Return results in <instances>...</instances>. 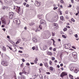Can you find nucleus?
<instances>
[{
  "label": "nucleus",
  "mask_w": 79,
  "mask_h": 79,
  "mask_svg": "<svg viewBox=\"0 0 79 79\" xmlns=\"http://www.w3.org/2000/svg\"><path fill=\"white\" fill-rule=\"evenodd\" d=\"M68 76V73L65 72H64L61 73L60 75V77H64V76Z\"/></svg>",
  "instance_id": "f257e3e1"
},
{
  "label": "nucleus",
  "mask_w": 79,
  "mask_h": 79,
  "mask_svg": "<svg viewBox=\"0 0 79 79\" xmlns=\"http://www.w3.org/2000/svg\"><path fill=\"white\" fill-rule=\"evenodd\" d=\"M35 5L36 6H40V2H38L37 1H35Z\"/></svg>",
  "instance_id": "f03ea898"
},
{
  "label": "nucleus",
  "mask_w": 79,
  "mask_h": 79,
  "mask_svg": "<svg viewBox=\"0 0 79 79\" xmlns=\"http://www.w3.org/2000/svg\"><path fill=\"white\" fill-rule=\"evenodd\" d=\"M13 15H14V13L12 12H10L9 16V18L10 19H13L14 16Z\"/></svg>",
  "instance_id": "7ed1b4c3"
},
{
  "label": "nucleus",
  "mask_w": 79,
  "mask_h": 79,
  "mask_svg": "<svg viewBox=\"0 0 79 79\" xmlns=\"http://www.w3.org/2000/svg\"><path fill=\"white\" fill-rule=\"evenodd\" d=\"M2 64L3 65V66H8V63L6 62L5 61H2Z\"/></svg>",
  "instance_id": "20e7f679"
},
{
  "label": "nucleus",
  "mask_w": 79,
  "mask_h": 79,
  "mask_svg": "<svg viewBox=\"0 0 79 79\" xmlns=\"http://www.w3.org/2000/svg\"><path fill=\"white\" fill-rule=\"evenodd\" d=\"M53 25L55 28H56V29H58V24L54 23Z\"/></svg>",
  "instance_id": "39448f33"
},
{
  "label": "nucleus",
  "mask_w": 79,
  "mask_h": 79,
  "mask_svg": "<svg viewBox=\"0 0 79 79\" xmlns=\"http://www.w3.org/2000/svg\"><path fill=\"white\" fill-rule=\"evenodd\" d=\"M16 11L17 12V13H19V10H20V7L16 6Z\"/></svg>",
  "instance_id": "423d86ee"
},
{
  "label": "nucleus",
  "mask_w": 79,
  "mask_h": 79,
  "mask_svg": "<svg viewBox=\"0 0 79 79\" xmlns=\"http://www.w3.org/2000/svg\"><path fill=\"white\" fill-rule=\"evenodd\" d=\"M72 55L73 57L77 56V53L76 52H74L72 53Z\"/></svg>",
  "instance_id": "0eeeda50"
},
{
  "label": "nucleus",
  "mask_w": 79,
  "mask_h": 79,
  "mask_svg": "<svg viewBox=\"0 0 79 79\" xmlns=\"http://www.w3.org/2000/svg\"><path fill=\"white\" fill-rule=\"evenodd\" d=\"M29 26H32L33 25H34L35 24V23L33 22H31L29 24Z\"/></svg>",
  "instance_id": "6e6552de"
},
{
  "label": "nucleus",
  "mask_w": 79,
  "mask_h": 79,
  "mask_svg": "<svg viewBox=\"0 0 79 79\" xmlns=\"http://www.w3.org/2000/svg\"><path fill=\"white\" fill-rule=\"evenodd\" d=\"M45 21L44 20H41L40 21V24H45Z\"/></svg>",
  "instance_id": "1a4fd4ad"
},
{
  "label": "nucleus",
  "mask_w": 79,
  "mask_h": 79,
  "mask_svg": "<svg viewBox=\"0 0 79 79\" xmlns=\"http://www.w3.org/2000/svg\"><path fill=\"white\" fill-rule=\"evenodd\" d=\"M44 64L46 68H48V64L47 63V62L44 63Z\"/></svg>",
  "instance_id": "9d476101"
},
{
  "label": "nucleus",
  "mask_w": 79,
  "mask_h": 79,
  "mask_svg": "<svg viewBox=\"0 0 79 79\" xmlns=\"http://www.w3.org/2000/svg\"><path fill=\"white\" fill-rule=\"evenodd\" d=\"M60 18L61 21H64V17H63V16H62L60 17Z\"/></svg>",
  "instance_id": "9b49d317"
},
{
  "label": "nucleus",
  "mask_w": 79,
  "mask_h": 79,
  "mask_svg": "<svg viewBox=\"0 0 79 79\" xmlns=\"http://www.w3.org/2000/svg\"><path fill=\"white\" fill-rule=\"evenodd\" d=\"M47 54L48 55L52 56V52H47Z\"/></svg>",
  "instance_id": "f8f14e48"
},
{
  "label": "nucleus",
  "mask_w": 79,
  "mask_h": 79,
  "mask_svg": "<svg viewBox=\"0 0 79 79\" xmlns=\"http://www.w3.org/2000/svg\"><path fill=\"white\" fill-rule=\"evenodd\" d=\"M20 23V21L18 19V20H16V23L17 24H19V23Z\"/></svg>",
  "instance_id": "ddd939ff"
},
{
  "label": "nucleus",
  "mask_w": 79,
  "mask_h": 79,
  "mask_svg": "<svg viewBox=\"0 0 79 79\" xmlns=\"http://www.w3.org/2000/svg\"><path fill=\"white\" fill-rule=\"evenodd\" d=\"M51 40H52L53 42V45H54V46L55 47L56 46V45H55V40H53V39H51Z\"/></svg>",
  "instance_id": "4468645a"
},
{
  "label": "nucleus",
  "mask_w": 79,
  "mask_h": 79,
  "mask_svg": "<svg viewBox=\"0 0 79 79\" xmlns=\"http://www.w3.org/2000/svg\"><path fill=\"white\" fill-rule=\"evenodd\" d=\"M69 77H70L71 79H74V78H73V76L71 75H69Z\"/></svg>",
  "instance_id": "2eb2a0df"
},
{
  "label": "nucleus",
  "mask_w": 79,
  "mask_h": 79,
  "mask_svg": "<svg viewBox=\"0 0 79 79\" xmlns=\"http://www.w3.org/2000/svg\"><path fill=\"white\" fill-rule=\"evenodd\" d=\"M44 50H47V46L46 45H44L43 47Z\"/></svg>",
  "instance_id": "dca6fc26"
},
{
  "label": "nucleus",
  "mask_w": 79,
  "mask_h": 79,
  "mask_svg": "<svg viewBox=\"0 0 79 79\" xmlns=\"http://www.w3.org/2000/svg\"><path fill=\"white\" fill-rule=\"evenodd\" d=\"M49 69L50 71H53V68L52 67H50L49 68Z\"/></svg>",
  "instance_id": "f3484780"
},
{
  "label": "nucleus",
  "mask_w": 79,
  "mask_h": 79,
  "mask_svg": "<svg viewBox=\"0 0 79 79\" xmlns=\"http://www.w3.org/2000/svg\"><path fill=\"white\" fill-rule=\"evenodd\" d=\"M67 47H68V48H71V44H67Z\"/></svg>",
  "instance_id": "a211bd4d"
},
{
  "label": "nucleus",
  "mask_w": 79,
  "mask_h": 79,
  "mask_svg": "<svg viewBox=\"0 0 79 79\" xmlns=\"http://www.w3.org/2000/svg\"><path fill=\"white\" fill-rule=\"evenodd\" d=\"M64 47L65 48L68 49V44H66L64 45Z\"/></svg>",
  "instance_id": "6ab92c4d"
},
{
  "label": "nucleus",
  "mask_w": 79,
  "mask_h": 79,
  "mask_svg": "<svg viewBox=\"0 0 79 79\" xmlns=\"http://www.w3.org/2000/svg\"><path fill=\"white\" fill-rule=\"evenodd\" d=\"M63 30L64 32H65V31H67L68 30V29L66 27H64Z\"/></svg>",
  "instance_id": "aec40b11"
},
{
  "label": "nucleus",
  "mask_w": 79,
  "mask_h": 79,
  "mask_svg": "<svg viewBox=\"0 0 79 79\" xmlns=\"http://www.w3.org/2000/svg\"><path fill=\"white\" fill-rule=\"evenodd\" d=\"M71 71H74V67H72L70 68Z\"/></svg>",
  "instance_id": "412c9836"
},
{
  "label": "nucleus",
  "mask_w": 79,
  "mask_h": 79,
  "mask_svg": "<svg viewBox=\"0 0 79 79\" xmlns=\"http://www.w3.org/2000/svg\"><path fill=\"white\" fill-rule=\"evenodd\" d=\"M2 50L4 51H5V50H6V48H5V47L4 46H3L2 47Z\"/></svg>",
  "instance_id": "4be33fe9"
},
{
  "label": "nucleus",
  "mask_w": 79,
  "mask_h": 79,
  "mask_svg": "<svg viewBox=\"0 0 79 79\" xmlns=\"http://www.w3.org/2000/svg\"><path fill=\"white\" fill-rule=\"evenodd\" d=\"M71 21H72L73 23H74V22H75V20H74V19L73 18H72L71 19Z\"/></svg>",
  "instance_id": "5701e85b"
},
{
  "label": "nucleus",
  "mask_w": 79,
  "mask_h": 79,
  "mask_svg": "<svg viewBox=\"0 0 79 79\" xmlns=\"http://www.w3.org/2000/svg\"><path fill=\"white\" fill-rule=\"evenodd\" d=\"M53 63V62L52 61H49V64L50 65H52V64Z\"/></svg>",
  "instance_id": "b1692460"
},
{
  "label": "nucleus",
  "mask_w": 79,
  "mask_h": 79,
  "mask_svg": "<svg viewBox=\"0 0 79 79\" xmlns=\"http://www.w3.org/2000/svg\"><path fill=\"white\" fill-rule=\"evenodd\" d=\"M39 28L40 29H42V26L41 25H40L39 26Z\"/></svg>",
  "instance_id": "393cba45"
},
{
  "label": "nucleus",
  "mask_w": 79,
  "mask_h": 79,
  "mask_svg": "<svg viewBox=\"0 0 79 79\" xmlns=\"http://www.w3.org/2000/svg\"><path fill=\"white\" fill-rule=\"evenodd\" d=\"M8 47H9V48L10 50H12L13 48H11V47H10L9 46H7Z\"/></svg>",
  "instance_id": "a878e982"
},
{
  "label": "nucleus",
  "mask_w": 79,
  "mask_h": 79,
  "mask_svg": "<svg viewBox=\"0 0 79 79\" xmlns=\"http://www.w3.org/2000/svg\"><path fill=\"white\" fill-rule=\"evenodd\" d=\"M62 37H63V38H64V39H66V37L64 35H62Z\"/></svg>",
  "instance_id": "bb28decb"
},
{
  "label": "nucleus",
  "mask_w": 79,
  "mask_h": 79,
  "mask_svg": "<svg viewBox=\"0 0 79 79\" xmlns=\"http://www.w3.org/2000/svg\"><path fill=\"white\" fill-rule=\"evenodd\" d=\"M40 79H43V76H42L41 75L40 76Z\"/></svg>",
  "instance_id": "cd10ccee"
},
{
  "label": "nucleus",
  "mask_w": 79,
  "mask_h": 79,
  "mask_svg": "<svg viewBox=\"0 0 79 79\" xmlns=\"http://www.w3.org/2000/svg\"><path fill=\"white\" fill-rule=\"evenodd\" d=\"M23 73L25 74H28V73H27L26 72H25V71H24L23 72Z\"/></svg>",
  "instance_id": "c85d7f7f"
},
{
  "label": "nucleus",
  "mask_w": 79,
  "mask_h": 79,
  "mask_svg": "<svg viewBox=\"0 0 79 79\" xmlns=\"http://www.w3.org/2000/svg\"><path fill=\"white\" fill-rule=\"evenodd\" d=\"M38 18L39 19H41V16H40V15H38Z\"/></svg>",
  "instance_id": "c756f323"
},
{
  "label": "nucleus",
  "mask_w": 79,
  "mask_h": 79,
  "mask_svg": "<svg viewBox=\"0 0 79 79\" xmlns=\"http://www.w3.org/2000/svg\"><path fill=\"white\" fill-rule=\"evenodd\" d=\"M46 19L48 21H49V20L50 19V17L46 18Z\"/></svg>",
  "instance_id": "7c9ffc66"
},
{
  "label": "nucleus",
  "mask_w": 79,
  "mask_h": 79,
  "mask_svg": "<svg viewBox=\"0 0 79 79\" xmlns=\"http://www.w3.org/2000/svg\"><path fill=\"white\" fill-rule=\"evenodd\" d=\"M6 9V7L5 6H3L2 7V10H5Z\"/></svg>",
  "instance_id": "2f4dec72"
},
{
  "label": "nucleus",
  "mask_w": 79,
  "mask_h": 79,
  "mask_svg": "<svg viewBox=\"0 0 79 79\" xmlns=\"http://www.w3.org/2000/svg\"><path fill=\"white\" fill-rule=\"evenodd\" d=\"M52 60L53 61H54V60H55V57H52Z\"/></svg>",
  "instance_id": "473e14b6"
},
{
  "label": "nucleus",
  "mask_w": 79,
  "mask_h": 79,
  "mask_svg": "<svg viewBox=\"0 0 79 79\" xmlns=\"http://www.w3.org/2000/svg\"><path fill=\"white\" fill-rule=\"evenodd\" d=\"M79 10H78V11H77V13L76 14V16H77V15H79Z\"/></svg>",
  "instance_id": "72a5a7b5"
},
{
  "label": "nucleus",
  "mask_w": 79,
  "mask_h": 79,
  "mask_svg": "<svg viewBox=\"0 0 79 79\" xmlns=\"http://www.w3.org/2000/svg\"><path fill=\"white\" fill-rule=\"evenodd\" d=\"M3 24H6V21H2Z\"/></svg>",
  "instance_id": "f704fd0d"
},
{
  "label": "nucleus",
  "mask_w": 79,
  "mask_h": 79,
  "mask_svg": "<svg viewBox=\"0 0 79 79\" xmlns=\"http://www.w3.org/2000/svg\"><path fill=\"white\" fill-rule=\"evenodd\" d=\"M75 37L76 38H78V36L77 35V34H76L75 35Z\"/></svg>",
  "instance_id": "c9c22d12"
},
{
  "label": "nucleus",
  "mask_w": 79,
  "mask_h": 79,
  "mask_svg": "<svg viewBox=\"0 0 79 79\" xmlns=\"http://www.w3.org/2000/svg\"><path fill=\"white\" fill-rule=\"evenodd\" d=\"M74 72L75 73H77V69H75Z\"/></svg>",
  "instance_id": "e433bc0d"
},
{
  "label": "nucleus",
  "mask_w": 79,
  "mask_h": 79,
  "mask_svg": "<svg viewBox=\"0 0 79 79\" xmlns=\"http://www.w3.org/2000/svg\"><path fill=\"white\" fill-rule=\"evenodd\" d=\"M23 74V72H20L19 73V74L20 76H21V75H22Z\"/></svg>",
  "instance_id": "4c0bfd02"
},
{
  "label": "nucleus",
  "mask_w": 79,
  "mask_h": 79,
  "mask_svg": "<svg viewBox=\"0 0 79 79\" xmlns=\"http://www.w3.org/2000/svg\"><path fill=\"white\" fill-rule=\"evenodd\" d=\"M72 47L73 48V49H76V47H75L74 46H72Z\"/></svg>",
  "instance_id": "58836bf2"
},
{
  "label": "nucleus",
  "mask_w": 79,
  "mask_h": 79,
  "mask_svg": "<svg viewBox=\"0 0 79 79\" xmlns=\"http://www.w3.org/2000/svg\"><path fill=\"white\" fill-rule=\"evenodd\" d=\"M35 46H34L32 48V49L33 50H35Z\"/></svg>",
  "instance_id": "ea45409f"
},
{
  "label": "nucleus",
  "mask_w": 79,
  "mask_h": 79,
  "mask_svg": "<svg viewBox=\"0 0 79 79\" xmlns=\"http://www.w3.org/2000/svg\"><path fill=\"white\" fill-rule=\"evenodd\" d=\"M66 28H68L69 29L70 28V27L68 26H66Z\"/></svg>",
  "instance_id": "a19ab883"
},
{
  "label": "nucleus",
  "mask_w": 79,
  "mask_h": 79,
  "mask_svg": "<svg viewBox=\"0 0 79 79\" xmlns=\"http://www.w3.org/2000/svg\"><path fill=\"white\" fill-rule=\"evenodd\" d=\"M18 52L19 53H23V51L21 50H19Z\"/></svg>",
  "instance_id": "79ce46f5"
},
{
  "label": "nucleus",
  "mask_w": 79,
  "mask_h": 79,
  "mask_svg": "<svg viewBox=\"0 0 79 79\" xmlns=\"http://www.w3.org/2000/svg\"><path fill=\"white\" fill-rule=\"evenodd\" d=\"M19 43V41H17V42L16 43V45H18V44Z\"/></svg>",
  "instance_id": "37998d69"
},
{
  "label": "nucleus",
  "mask_w": 79,
  "mask_h": 79,
  "mask_svg": "<svg viewBox=\"0 0 79 79\" xmlns=\"http://www.w3.org/2000/svg\"><path fill=\"white\" fill-rule=\"evenodd\" d=\"M58 8V7H54V8H53V10H56Z\"/></svg>",
  "instance_id": "c03bdc74"
},
{
  "label": "nucleus",
  "mask_w": 79,
  "mask_h": 79,
  "mask_svg": "<svg viewBox=\"0 0 79 79\" xmlns=\"http://www.w3.org/2000/svg\"><path fill=\"white\" fill-rule=\"evenodd\" d=\"M46 73L47 74H50V73L49 72H46Z\"/></svg>",
  "instance_id": "a18cd8bd"
},
{
  "label": "nucleus",
  "mask_w": 79,
  "mask_h": 79,
  "mask_svg": "<svg viewBox=\"0 0 79 79\" xmlns=\"http://www.w3.org/2000/svg\"><path fill=\"white\" fill-rule=\"evenodd\" d=\"M49 49L50 50H52L53 48H52V47H51L49 48Z\"/></svg>",
  "instance_id": "49530a36"
},
{
  "label": "nucleus",
  "mask_w": 79,
  "mask_h": 79,
  "mask_svg": "<svg viewBox=\"0 0 79 79\" xmlns=\"http://www.w3.org/2000/svg\"><path fill=\"white\" fill-rule=\"evenodd\" d=\"M69 11L68 10H67L65 11V13L66 14H68Z\"/></svg>",
  "instance_id": "de8ad7c7"
},
{
  "label": "nucleus",
  "mask_w": 79,
  "mask_h": 79,
  "mask_svg": "<svg viewBox=\"0 0 79 79\" xmlns=\"http://www.w3.org/2000/svg\"><path fill=\"white\" fill-rule=\"evenodd\" d=\"M59 13L60 15H62V13L61 11H59Z\"/></svg>",
  "instance_id": "09e8293b"
},
{
  "label": "nucleus",
  "mask_w": 79,
  "mask_h": 79,
  "mask_svg": "<svg viewBox=\"0 0 79 79\" xmlns=\"http://www.w3.org/2000/svg\"><path fill=\"white\" fill-rule=\"evenodd\" d=\"M66 19H68L69 18L68 17V16L67 15L66 16Z\"/></svg>",
  "instance_id": "8fccbe9b"
},
{
  "label": "nucleus",
  "mask_w": 79,
  "mask_h": 79,
  "mask_svg": "<svg viewBox=\"0 0 79 79\" xmlns=\"http://www.w3.org/2000/svg\"><path fill=\"white\" fill-rule=\"evenodd\" d=\"M34 62L35 64H37V61H35V60H34Z\"/></svg>",
  "instance_id": "3c124183"
},
{
  "label": "nucleus",
  "mask_w": 79,
  "mask_h": 79,
  "mask_svg": "<svg viewBox=\"0 0 79 79\" xmlns=\"http://www.w3.org/2000/svg\"><path fill=\"white\" fill-rule=\"evenodd\" d=\"M56 48H54L53 49V51L54 52H56Z\"/></svg>",
  "instance_id": "603ef678"
},
{
  "label": "nucleus",
  "mask_w": 79,
  "mask_h": 79,
  "mask_svg": "<svg viewBox=\"0 0 79 79\" xmlns=\"http://www.w3.org/2000/svg\"><path fill=\"white\" fill-rule=\"evenodd\" d=\"M26 65L27 66H29L30 65V64L28 63H27L26 64Z\"/></svg>",
  "instance_id": "864d4df0"
},
{
  "label": "nucleus",
  "mask_w": 79,
  "mask_h": 79,
  "mask_svg": "<svg viewBox=\"0 0 79 79\" xmlns=\"http://www.w3.org/2000/svg\"><path fill=\"white\" fill-rule=\"evenodd\" d=\"M60 2L61 3H63L64 1L63 0H61L60 1Z\"/></svg>",
  "instance_id": "5fc2aeb1"
},
{
  "label": "nucleus",
  "mask_w": 79,
  "mask_h": 79,
  "mask_svg": "<svg viewBox=\"0 0 79 79\" xmlns=\"http://www.w3.org/2000/svg\"><path fill=\"white\" fill-rule=\"evenodd\" d=\"M52 36H55V33H53V32H52Z\"/></svg>",
  "instance_id": "6e6d98bb"
},
{
  "label": "nucleus",
  "mask_w": 79,
  "mask_h": 79,
  "mask_svg": "<svg viewBox=\"0 0 79 79\" xmlns=\"http://www.w3.org/2000/svg\"><path fill=\"white\" fill-rule=\"evenodd\" d=\"M35 60L36 61H38V59H37V58H35Z\"/></svg>",
  "instance_id": "4d7b16f0"
},
{
  "label": "nucleus",
  "mask_w": 79,
  "mask_h": 79,
  "mask_svg": "<svg viewBox=\"0 0 79 79\" xmlns=\"http://www.w3.org/2000/svg\"><path fill=\"white\" fill-rule=\"evenodd\" d=\"M40 66H43V64H42V63H40Z\"/></svg>",
  "instance_id": "13d9d810"
},
{
  "label": "nucleus",
  "mask_w": 79,
  "mask_h": 79,
  "mask_svg": "<svg viewBox=\"0 0 79 79\" xmlns=\"http://www.w3.org/2000/svg\"><path fill=\"white\" fill-rule=\"evenodd\" d=\"M22 60L23 62H24V61H25V60H24V59H22Z\"/></svg>",
  "instance_id": "bf43d9fd"
},
{
  "label": "nucleus",
  "mask_w": 79,
  "mask_h": 79,
  "mask_svg": "<svg viewBox=\"0 0 79 79\" xmlns=\"http://www.w3.org/2000/svg\"><path fill=\"white\" fill-rule=\"evenodd\" d=\"M71 2L72 3H74V0H71Z\"/></svg>",
  "instance_id": "052dcab7"
},
{
  "label": "nucleus",
  "mask_w": 79,
  "mask_h": 79,
  "mask_svg": "<svg viewBox=\"0 0 79 79\" xmlns=\"http://www.w3.org/2000/svg\"><path fill=\"white\" fill-rule=\"evenodd\" d=\"M39 31L38 29L35 30V32H36Z\"/></svg>",
  "instance_id": "680f3d73"
},
{
  "label": "nucleus",
  "mask_w": 79,
  "mask_h": 79,
  "mask_svg": "<svg viewBox=\"0 0 79 79\" xmlns=\"http://www.w3.org/2000/svg\"><path fill=\"white\" fill-rule=\"evenodd\" d=\"M19 48H20V49H23V47H19Z\"/></svg>",
  "instance_id": "e2e57ef3"
},
{
  "label": "nucleus",
  "mask_w": 79,
  "mask_h": 79,
  "mask_svg": "<svg viewBox=\"0 0 79 79\" xmlns=\"http://www.w3.org/2000/svg\"><path fill=\"white\" fill-rule=\"evenodd\" d=\"M71 6H72V5L71 4H69V8H71Z\"/></svg>",
  "instance_id": "0e129e2a"
},
{
  "label": "nucleus",
  "mask_w": 79,
  "mask_h": 79,
  "mask_svg": "<svg viewBox=\"0 0 79 79\" xmlns=\"http://www.w3.org/2000/svg\"><path fill=\"white\" fill-rule=\"evenodd\" d=\"M20 67H21V68H23V64H21Z\"/></svg>",
  "instance_id": "69168bd1"
},
{
  "label": "nucleus",
  "mask_w": 79,
  "mask_h": 79,
  "mask_svg": "<svg viewBox=\"0 0 79 79\" xmlns=\"http://www.w3.org/2000/svg\"><path fill=\"white\" fill-rule=\"evenodd\" d=\"M63 66V64H60V66L61 67H62V66Z\"/></svg>",
  "instance_id": "338daca9"
},
{
  "label": "nucleus",
  "mask_w": 79,
  "mask_h": 79,
  "mask_svg": "<svg viewBox=\"0 0 79 79\" xmlns=\"http://www.w3.org/2000/svg\"><path fill=\"white\" fill-rule=\"evenodd\" d=\"M26 6V7H29V4H27Z\"/></svg>",
  "instance_id": "774afa93"
}]
</instances>
